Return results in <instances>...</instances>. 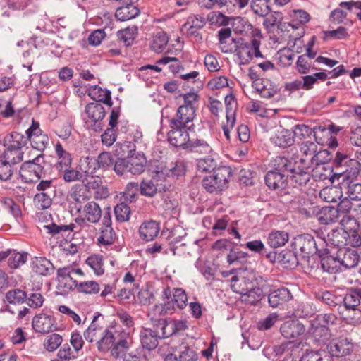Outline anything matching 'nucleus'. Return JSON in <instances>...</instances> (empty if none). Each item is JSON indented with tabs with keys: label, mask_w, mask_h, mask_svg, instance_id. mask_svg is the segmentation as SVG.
<instances>
[{
	"label": "nucleus",
	"mask_w": 361,
	"mask_h": 361,
	"mask_svg": "<svg viewBox=\"0 0 361 361\" xmlns=\"http://www.w3.org/2000/svg\"><path fill=\"white\" fill-rule=\"evenodd\" d=\"M295 252L302 258H308L310 255L319 252L314 238L309 234L300 235L295 237L292 243Z\"/></svg>",
	"instance_id": "6"
},
{
	"label": "nucleus",
	"mask_w": 361,
	"mask_h": 361,
	"mask_svg": "<svg viewBox=\"0 0 361 361\" xmlns=\"http://www.w3.org/2000/svg\"><path fill=\"white\" fill-rule=\"evenodd\" d=\"M116 239V235L112 226H102L100 228V235L98 238L99 245H112Z\"/></svg>",
	"instance_id": "49"
},
{
	"label": "nucleus",
	"mask_w": 361,
	"mask_h": 361,
	"mask_svg": "<svg viewBox=\"0 0 361 361\" xmlns=\"http://www.w3.org/2000/svg\"><path fill=\"white\" fill-rule=\"evenodd\" d=\"M185 149H188L192 152L200 154H209L212 149L209 145L203 139L200 138H191L188 141Z\"/></svg>",
	"instance_id": "40"
},
{
	"label": "nucleus",
	"mask_w": 361,
	"mask_h": 361,
	"mask_svg": "<svg viewBox=\"0 0 361 361\" xmlns=\"http://www.w3.org/2000/svg\"><path fill=\"white\" fill-rule=\"evenodd\" d=\"M97 317H94L88 328L84 331V337L88 342L92 343L100 338L104 331L103 326L96 323Z\"/></svg>",
	"instance_id": "41"
},
{
	"label": "nucleus",
	"mask_w": 361,
	"mask_h": 361,
	"mask_svg": "<svg viewBox=\"0 0 361 361\" xmlns=\"http://www.w3.org/2000/svg\"><path fill=\"white\" fill-rule=\"evenodd\" d=\"M27 142V136L25 137L17 132H12L4 137V146L10 149L22 150L23 147L26 145Z\"/></svg>",
	"instance_id": "31"
},
{
	"label": "nucleus",
	"mask_w": 361,
	"mask_h": 361,
	"mask_svg": "<svg viewBox=\"0 0 361 361\" xmlns=\"http://www.w3.org/2000/svg\"><path fill=\"white\" fill-rule=\"evenodd\" d=\"M32 270L42 276L51 275L54 271L52 263L45 257H35L32 262Z\"/></svg>",
	"instance_id": "30"
},
{
	"label": "nucleus",
	"mask_w": 361,
	"mask_h": 361,
	"mask_svg": "<svg viewBox=\"0 0 361 361\" xmlns=\"http://www.w3.org/2000/svg\"><path fill=\"white\" fill-rule=\"evenodd\" d=\"M27 140L32 147L39 152H43L49 144V137L39 128V123L32 121V125L26 130Z\"/></svg>",
	"instance_id": "9"
},
{
	"label": "nucleus",
	"mask_w": 361,
	"mask_h": 361,
	"mask_svg": "<svg viewBox=\"0 0 361 361\" xmlns=\"http://www.w3.org/2000/svg\"><path fill=\"white\" fill-rule=\"evenodd\" d=\"M354 347L352 339L343 336L332 340L327 345L329 354L337 357L350 355Z\"/></svg>",
	"instance_id": "10"
},
{
	"label": "nucleus",
	"mask_w": 361,
	"mask_h": 361,
	"mask_svg": "<svg viewBox=\"0 0 361 361\" xmlns=\"http://www.w3.org/2000/svg\"><path fill=\"white\" fill-rule=\"evenodd\" d=\"M316 309L312 303L301 302L295 309V314L299 317H307L314 314Z\"/></svg>",
	"instance_id": "63"
},
{
	"label": "nucleus",
	"mask_w": 361,
	"mask_h": 361,
	"mask_svg": "<svg viewBox=\"0 0 361 361\" xmlns=\"http://www.w3.org/2000/svg\"><path fill=\"white\" fill-rule=\"evenodd\" d=\"M129 350V342L127 339L121 338L114 345L111 350V355L120 361H140V357Z\"/></svg>",
	"instance_id": "18"
},
{
	"label": "nucleus",
	"mask_w": 361,
	"mask_h": 361,
	"mask_svg": "<svg viewBox=\"0 0 361 361\" xmlns=\"http://www.w3.org/2000/svg\"><path fill=\"white\" fill-rule=\"evenodd\" d=\"M184 173L185 167L183 164L182 162H176L171 163L169 167H166L161 171H157L154 178H157V180H165L166 177L169 178L170 175L178 177Z\"/></svg>",
	"instance_id": "29"
},
{
	"label": "nucleus",
	"mask_w": 361,
	"mask_h": 361,
	"mask_svg": "<svg viewBox=\"0 0 361 361\" xmlns=\"http://www.w3.org/2000/svg\"><path fill=\"white\" fill-rule=\"evenodd\" d=\"M178 307L173 303L171 300H167L162 305H155L153 307L154 314L156 315L157 313L159 315L171 314L176 311Z\"/></svg>",
	"instance_id": "58"
},
{
	"label": "nucleus",
	"mask_w": 361,
	"mask_h": 361,
	"mask_svg": "<svg viewBox=\"0 0 361 361\" xmlns=\"http://www.w3.org/2000/svg\"><path fill=\"white\" fill-rule=\"evenodd\" d=\"M289 239V235L287 232L282 231H272L269 234L267 243L271 247H279L283 246Z\"/></svg>",
	"instance_id": "43"
},
{
	"label": "nucleus",
	"mask_w": 361,
	"mask_h": 361,
	"mask_svg": "<svg viewBox=\"0 0 361 361\" xmlns=\"http://www.w3.org/2000/svg\"><path fill=\"white\" fill-rule=\"evenodd\" d=\"M235 44V52L236 56L240 60L241 63H248L252 59V56L262 57V55L259 50L260 42L253 38L250 43L245 42L243 39H232Z\"/></svg>",
	"instance_id": "4"
},
{
	"label": "nucleus",
	"mask_w": 361,
	"mask_h": 361,
	"mask_svg": "<svg viewBox=\"0 0 361 361\" xmlns=\"http://www.w3.org/2000/svg\"><path fill=\"white\" fill-rule=\"evenodd\" d=\"M257 85L259 86L257 87V90L262 97L269 99L276 94V88L269 80H262L261 86L259 84H257Z\"/></svg>",
	"instance_id": "62"
},
{
	"label": "nucleus",
	"mask_w": 361,
	"mask_h": 361,
	"mask_svg": "<svg viewBox=\"0 0 361 361\" xmlns=\"http://www.w3.org/2000/svg\"><path fill=\"white\" fill-rule=\"evenodd\" d=\"M291 160V166L288 167L289 176L293 183L299 186L306 185L310 179L311 166L297 161Z\"/></svg>",
	"instance_id": "11"
},
{
	"label": "nucleus",
	"mask_w": 361,
	"mask_h": 361,
	"mask_svg": "<svg viewBox=\"0 0 361 361\" xmlns=\"http://www.w3.org/2000/svg\"><path fill=\"white\" fill-rule=\"evenodd\" d=\"M89 193L81 184H76L71 188L70 197L72 200V208L77 212L82 209L85 204L89 202Z\"/></svg>",
	"instance_id": "19"
},
{
	"label": "nucleus",
	"mask_w": 361,
	"mask_h": 361,
	"mask_svg": "<svg viewBox=\"0 0 361 361\" xmlns=\"http://www.w3.org/2000/svg\"><path fill=\"white\" fill-rule=\"evenodd\" d=\"M300 153L302 157L298 162L311 166L316 164L317 170L324 169V164L318 163V156L322 152L318 151V145L312 141H304L300 145Z\"/></svg>",
	"instance_id": "7"
},
{
	"label": "nucleus",
	"mask_w": 361,
	"mask_h": 361,
	"mask_svg": "<svg viewBox=\"0 0 361 361\" xmlns=\"http://www.w3.org/2000/svg\"><path fill=\"white\" fill-rule=\"evenodd\" d=\"M341 225L343 228V231L345 233H352L358 231L360 224L351 212H350V214L343 216L341 220Z\"/></svg>",
	"instance_id": "46"
},
{
	"label": "nucleus",
	"mask_w": 361,
	"mask_h": 361,
	"mask_svg": "<svg viewBox=\"0 0 361 361\" xmlns=\"http://www.w3.org/2000/svg\"><path fill=\"white\" fill-rule=\"evenodd\" d=\"M262 290L259 287H252V286L247 291L241 295V300L250 305H256L262 300Z\"/></svg>",
	"instance_id": "47"
},
{
	"label": "nucleus",
	"mask_w": 361,
	"mask_h": 361,
	"mask_svg": "<svg viewBox=\"0 0 361 361\" xmlns=\"http://www.w3.org/2000/svg\"><path fill=\"white\" fill-rule=\"evenodd\" d=\"M76 213H78L80 216L75 219L78 223L87 221L92 224H96L102 217V209L99 205L94 201L87 202L82 209Z\"/></svg>",
	"instance_id": "16"
},
{
	"label": "nucleus",
	"mask_w": 361,
	"mask_h": 361,
	"mask_svg": "<svg viewBox=\"0 0 361 361\" xmlns=\"http://www.w3.org/2000/svg\"><path fill=\"white\" fill-rule=\"evenodd\" d=\"M347 235L342 230H334L328 234V242L335 247H341L347 245Z\"/></svg>",
	"instance_id": "52"
},
{
	"label": "nucleus",
	"mask_w": 361,
	"mask_h": 361,
	"mask_svg": "<svg viewBox=\"0 0 361 361\" xmlns=\"http://www.w3.org/2000/svg\"><path fill=\"white\" fill-rule=\"evenodd\" d=\"M53 194L39 192L35 195L34 202L35 206L39 209L49 208L52 202L51 195Z\"/></svg>",
	"instance_id": "59"
},
{
	"label": "nucleus",
	"mask_w": 361,
	"mask_h": 361,
	"mask_svg": "<svg viewBox=\"0 0 361 361\" xmlns=\"http://www.w3.org/2000/svg\"><path fill=\"white\" fill-rule=\"evenodd\" d=\"M271 164L273 169L266 174L265 183L270 189H283L289 176L288 167L291 166V160L285 157H276Z\"/></svg>",
	"instance_id": "1"
},
{
	"label": "nucleus",
	"mask_w": 361,
	"mask_h": 361,
	"mask_svg": "<svg viewBox=\"0 0 361 361\" xmlns=\"http://www.w3.org/2000/svg\"><path fill=\"white\" fill-rule=\"evenodd\" d=\"M128 170L131 175H140L144 172L146 165V159L142 154L131 156L126 159Z\"/></svg>",
	"instance_id": "33"
},
{
	"label": "nucleus",
	"mask_w": 361,
	"mask_h": 361,
	"mask_svg": "<svg viewBox=\"0 0 361 361\" xmlns=\"http://www.w3.org/2000/svg\"><path fill=\"white\" fill-rule=\"evenodd\" d=\"M340 314L348 324L357 325L361 323L360 309H354L353 310H341Z\"/></svg>",
	"instance_id": "55"
},
{
	"label": "nucleus",
	"mask_w": 361,
	"mask_h": 361,
	"mask_svg": "<svg viewBox=\"0 0 361 361\" xmlns=\"http://www.w3.org/2000/svg\"><path fill=\"white\" fill-rule=\"evenodd\" d=\"M25 302L31 308H39L43 305L44 298L38 291L27 293Z\"/></svg>",
	"instance_id": "64"
},
{
	"label": "nucleus",
	"mask_w": 361,
	"mask_h": 361,
	"mask_svg": "<svg viewBox=\"0 0 361 361\" xmlns=\"http://www.w3.org/2000/svg\"><path fill=\"white\" fill-rule=\"evenodd\" d=\"M23 152L20 149L5 147L0 150V180H7L13 174L11 166L23 161Z\"/></svg>",
	"instance_id": "3"
},
{
	"label": "nucleus",
	"mask_w": 361,
	"mask_h": 361,
	"mask_svg": "<svg viewBox=\"0 0 361 361\" xmlns=\"http://www.w3.org/2000/svg\"><path fill=\"white\" fill-rule=\"evenodd\" d=\"M196 108L179 106L174 117L169 121V125L187 127L189 130L194 126L193 121L196 116Z\"/></svg>",
	"instance_id": "13"
},
{
	"label": "nucleus",
	"mask_w": 361,
	"mask_h": 361,
	"mask_svg": "<svg viewBox=\"0 0 361 361\" xmlns=\"http://www.w3.org/2000/svg\"><path fill=\"white\" fill-rule=\"evenodd\" d=\"M293 296L289 289L281 287L271 290L268 295V302L273 308H283V306L293 300Z\"/></svg>",
	"instance_id": "17"
},
{
	"label": "nucleus",
	"mask_w": 361,
	"mask_h": 361,
	"mask_svg": "<svg viewBox=\"0 0 361 361\" xmlns=\"http://www.w3.org/2000/svg\"><path fill=\"white\" fill-rule=\"evenodd\" d=\"M280 331L284 338L291 339L302 335L305 327L297 320H288L281 326Z\"/></svg>",
	"instance_id": "21"
},
{
	"label": "nucleus",
	"mask_w": 361,
	"mask_h": 361,
	"mask_svg": "<svg viewBox=\"0 0 361 361\" xmlns=\"http://www.w3.org/2000/svg\"><path fill=\"white\" fill-rule=\"evenodd\" d=\"M347 169L343 172L335 173L334 176H337L338 180H341L340 183L343 186L349 185V183H355V180L360 173V164L358 161H351L350 164L346 166Z\"/></svg>",
	"instance_id": "20"
},
{
	"label": "nucleus",
	"mask_w": 361,
	"mask_h": 361,
	"mask_svg": "<svg viewBox=\"0 0 361 361\" xmlns=\"http://www.w3.org/2000/svg\"><path fill=\"white\" fill-rule=\"evenodd\" d=\"M27 259V254L26 252H20L11 250L8 259V265L11 269H16L24 264Z\"/></svg>",
	"instance_id": "48"
},
{
	"label": "nucleus",
	"mask_w": 361,
	"mask_h": 361,
	"mask_svg": "<svg viewBox=\"0 0 361 361\" xmlns=\"http://www.w3.org/2000/svg\"><path fill=\"white\" fill-rule=\"evenodd\" d=\"M140 10L133 4H128L126 6H121L117 8L115 16L120 21H126L133 19L137 16Z\"/></svg>",
	"instance_id": "37"
},
{
	"label": "nucleus",
	"mask_w": 361,
	"mask_h": 361,
	"mask_svg": "<svg viewBox=\"0 0 361 361\" xmlns=\"http://www.w3.org/2000/svg\"><path fill=\"white\" fill-rule=\"evenodd\" d=\"M310 332L317 341H324L330 336V330L329 327L324 326L314 325V320L312 321V327Z\"/></svg>",
	"instance_id": "54"
},
{
	"label": "nucleus",
	"mask_w": 361,
	"mask_h": 361,
	"mask_svg": "<svg viewBox=\"0 0 361 361\" xmlns=\"http://www.w3.org/2000/svg\"><path fill=\"white\" fill-rule=\"evenodd\" d=\"M170 130L168 133V140L173 146L185 149L190 141L188 128L169 125Z\"/></svg>",
	"instance_id": "15"
},
{
	"label": "nucleus",
	"mask_w": 361,
	"mask_h": 361,
	"mask_svg": "<svg viewBox=\"0 0 361 361\" xmlns=\"http://www.w3.org/2000/svg\"><path fill=\"white\" fill-rule=\"evenodd\" d=\"M159 331L155 326V329H143L140 334V342L142 346L148 350L154 349L158 345V338H159Z\"/></svg>",
	"instance_id": "25"
},
{
	"label": "nucleus",
	"mask_w": 361,
	"mask_h": 361,
	"mask_svg": "<svg viewBox=\"0 0 361 361\" xmlns=\"http://www.w3.org/2000/svg\"><path fill=\"white\" fill-rule=\"evenodd\" d=\"M85 113L87 118L94 123L102 121L106 114L104 106L99 102H91L87 104Z\"/></svg>",
	"instance_id": "32"
},
{
	"label": "nucleus",
	"mask_w": 361,
	"mask_h": 361,
	"mask_svg": "<svg viewBox=\"0 0 361 361\" xmlns=\"http://www.w3.org/2000/svg\"><path fill=\"white\" fill-rule=\"evenodd\" d=\"M32 326L36 332L43 334L57 329V324L54 315L44 312L36 314L33 317Z\"/></svg>",
	"instance_id": "12"
},
{
	"label": "nucleus",
	"mask_w": 361,
	"mask_h": 361,
	"mask_svg": "<svg viewBox=\"0 0 361 361\" xmlns=\"http://www.w3.org/2000/svg\"><path fill=\"white\" fill-rule=\"evenodd\" d=\"M271 140L274 145L281 148L290 147L295 143L293 130L285 128L278 130Z\"/></svg>",
	"instance_id": "26"
},
{
	"label": "nucleus",
	"mask_w": 361,
	"mask_h": 361,
	"mask_svg": "<svg viewBox=\"0 0 361 361\" xmlns=\"http://www.w3.org/2000/svg\"><path fill=\"white\" fill-rule=\"evenodd\" d=\"M100 290L99 285L94 281L78 282L77 291L85 294H96Z\"/></svg>",
	"instance_id": "56"
},
{
	"label": "nucleus",
	"mask_w": 361,
	"mask_h": 361,
	"mask_svg": "<svg viewBox=\"0 0 361 361\" xmlns=\"http://www.w3.org/2000/svg\"><path fill=\"white\" fill-rule=\"evenodd\" d=\"M77 356L78 355L73 351L68 344H64L58 351L56 357L52 361H71Z\"/></svg>",
	"instance_id": "57"
},
{
	"label": "nucleus",
	"mask_w": 361,
	"mask_h": 361,
	"mask_svg": "<svg viewBox=\"0 0 361 361\" xmlns=\"http://www.w3.org/2000/svg\"><path fill=\"white\" fill-rule=\"evenodd\" d=\"M164 295L167 300H171L178 310H183L187 306L188 296L182 288H173L171 291L169 287L164 290Z\"/></svg>",
	"instance_id": "23"
},
{
	"label": "nucleus",
	"mask_w": 361,
	"mask_h": 361,
	"mask_svg": "<svg viewBox=\"0 0 361 361\" xmlns=\"http://www.w3.org/2000/svg\"><path fill=\"white\" fill-rule=\"evenodd\" d=\"M82 183L88 193L91 190L94 191V197L97 200L106 199L109 195L108 188L104 184L102 178L99 176L84 178Z\"/></svg>",
	"instance_id": "14"
},
{
	"label": "nucleus",
	"mask_w": 361,
	"mask_h": 361,
	"mask_svg": "<svg viewBox=\"0 0 361 361\" xmlns=\"http://www.w3.org/2000/svg\"><path fill=\"white\" fill-rule=\"evenodd\" d=\"M160 231L159 225L155 221H149L142 224L139 228L140 238L145 241H151L157 236Z\"/></svg>",
	"instance_id": "27"
},
{
	"label": "nucleus",
	"mask_w": 361,
	"mask_h": 361,
	"mask_svg": "<svg viewBox=\"0 0 361 361\" xmlns=\"http://www.w3.org/2000/svg\"><path fill=\"white\" fill-rule=\"evenodd\" d=\"M252 11L261 17H266L271 11L270 0H252Z\"/></svg>",
	"instance_id": "50"
},
{
	"label": "nucleus",
	"mask_w": 361,
	"mask_h": 361,
	"mask_svg": "<svg viewBox=\"0 0 361 361\" xmlns=\"http://www.w3.org/2000/svg\"><path fill=\"white\" fill-rule=\"evenodd\" d=\"M55 149L58 158L56 164V169L61 171L63 169H67V167H71L72 162L71 154L63 149L60 142L56 143Z\"/></svg>",
	"instance_id": "34"
},
{
	"label": "nucleus",
	"mask_w": 361,
	"mask_h": 361,
	"mask_svg": "<svg viewBox=\"0 0 361 361\" xmlns=\"http://www.w3.org/2000/svg\"><path fill=\"white\" fill-rule=\"evenodd\" d=\"M78 274L82 275V271L80 269H73L69 267L59 268L57 270V288L64 292L72 290H77L78 282L73 279V274Z\"/></svg>",
	"instance_id": "8"
},
{
	"label": "nucleus",
	"mask_w": 361,
	"mask_h": 361,
	"mask_svg": "<svg viewBox=\"0 0 361 361\" xmlns=\"http://www.w3.org/2000/svg\"><path fill=\"white\" fill-rule=\"evenodd\" d=\"M98 167V161L96 158L92 157H86L80 159V170L82 173L83 178L94 176Z\"/></svg>",
	"instance_id": "36"
},
{
	"label": "nucleus",
	"mask_w": 361,
	"mask_h": 361,
	"mask_svg": "<svg viewBox=\"0 0 361 361\" xmlns=\"http://www.w3.org/2000/svg\"><path fill=\"white\" fill-rule=\"evenodd\" d=\"M321 257V267L324 271L329 274H335L341 270L338 256L333 257L324 255Z\"/></svg>",
	"instance_id": "35"
},
{
	"label": "nucleus",
	"mask_w": 361,
	"mask_h": 361,
	"mask_svg": "<svg viewBox=\"0 0 361 361\" xmlns=\"http://www.w3.org/2000/svg\"><path fill=\"white\" fill-rule=\"evenodd\" d=\"M168 41L166 33L163 30H159L152 36L151 48L155 52H161L167 45Z\"/></svg>",
	"instance_id": "45"
},
{
	"label": "nucleus",
	"mask_w": 361,
	"mask_h": 361,
	"mask_svg": "<svg viewBox=\"0 0 361 361\" xmlns=\"http://www.w3.org/2000/svg\"><path fill=\"white\" fill-rule=\"evenodd\" d=\"M339 212L334 207H324L317 213V218L321 224H330L338 221Z\"/></svg>",
	"instance_id": "28"
},
{
	"label": "nucleus",
	"mask_w": 361,
	"mask_h": 361,
	"mask_svg": "<svg viewBox=\"0 0 361 361\" xmlns=\"http://www.w3.org/2000/svg\"><path fill=\"white\" fill-rule=\"evenodd\" d=\"M137 33L136 27H127L117 32L118 38L123 41L126 46L130 45Z\"/></svg>",
	"instance_id": "61"
},
{
	"label": "nucleus",
	"mask_w": 361,
	"mask_h": 361,
	"mask_svg": "<svg viewBox=\"0 0 361 361\" xmlns=\"http://www.w3.org/2000/svg\"><path fill=\"white\" fill-rule=\"evenodd\" d=\"M116 340L115 334L108 329H104L100 338L97 341V348L99 351L109 350Z\"/></svg>",
	"instance_id": "44"
},
{
	"label": "nucleus",
	"mask_w": 361,
	"mask_h": 361,
	"mask_svg": "<svg viewBox=\"0 0 361 361\" xmlns=\"http://www.w3.org/2000/svg\"><path fill=\"white\" fill-rule=\"evenodd\" d=\"M341 267L343 266L346 269L353 268L357 265L360 256L355 250L343 247L340 248L337 252Z\"/></svg>",
	"instance_id": "22"
},
{
	"label": "nucleus",
	"mask_w": 361,
	"mask_h": 361,
	"mask_svg": "<svg viewBox=\"0 0 361 361\" xmlns=\"http://www.w3.org/2000/svg\"><path fill=\"white\" fill-rule=\"evenodd\" d=\"M75 226L73 224L69 225H57L54 223L45 225L44 228L47 231V233L53 237H56L58 239L63 238L68 240L71 238V234L73 231Z\"/></svg>",
	"instance_id": "24"
},
{
	"label": "nucleus",
	"mask_w": 361,
	"mask_h": 361,
	"mask_svg": "<svg viewBox=\"0 0 361 361\" xmlns=\"http://www.w3.org/2000/svg\"><path fill=\"white\" fill-rule=\"evenodd\" d=\"M86 264L97 275H102L104 272V259L102 255H92L87 257Z\"/></svg>",
	"instance_id": "51"
},
{
	"label": "nucleus",
	"mask_w": 361,
	"mask_h": 361,
	"mask_svg": "<svg viewBox=\"0 0 361 361\" xmlns=\"http://www.w3.org/2000/svg\"><path fill=\"white\" fill-rule=\"evenodd\" d=\"M63 338L58 334H52L48 336L44 342L45 349L49 352L56 350L62 343Z\"/></svg>",
	"instance_id": "60"
},
{
	"label": "nucleus",
	"mask_w": 361,
	"mask_h": 361,
	"mask_svg": "<svg viewBox=\"0 0 361 361\" xmlns=\"http://www.w3.org/2000/svg\"><path fill=\"white\" fill-rule=\"evenodd\" d=\"M342 196V189L337 186L326 187L319 192V197L326 202H336Z\"/></svg>",
	"instance_id": "39"
},
{
	"label": "nucleus",
	"mask_w": 361,
	"mask_h": 361,
	"mask_svg": "<svg viewBox=\"0 0 361 361\" xmlns=\"http://www.w3.org/2000/svg\"><path fill=\"white\" fill-rule=\"evenodd\" d=\"M232 171L228 166L218 167L212 174L205 176L202 180L203 188L209 192H218L228 188V178Z\"/></svg>",
	"instance_id": "2"
},
{
	"label": "nucleus",
	"mask_w": 361,
	"mask_h": 361,
	"mask_svg": "<svg viewBox=\"0 0 361 361\" xmlns=\"http://www.w3.org/2000/svg\"><path fill=\"white\" fill-rule=\"evenodd\" d=\"M197 355L190 347L187 345L180 346V354L178 358L173 354L168 355L165 361H196Z\"/></svg>",
	"instance_id": "38"
},
{
	"label": "nucleus",
	"mask_w": 361,
	"mask_h": 361,
	"mask_svg": "<svg viewBox=\"0 0 361 361\" xmlns=\"http://www.w3.org/2000/svg\"><path fill=\"white\" fill-rule=\"evenodd\" d=\"M27 293L20 289H13L6 293V299L10 304H21L25 302Z\"/></svg>",
	"instance_id": "53"
},
{
	"label": "nucleus",
	"mask_w": 361,
	"mask_h": 361,
	"mask_svg": "<svg viewBox=\"0 0 361 361\" xmlns=\"http://www.w3.org/2000/svg\"><path fill=\"white\" fill-rule=\"evenodd\" d=\"M252 283L244 276H233L231 279V288L233 292L242 295L252 286Z\"/></svg>",
	"instance_id": "42"
},
{
	"label": "nucleus",
	"mask_w": 361,
	"mask_h": 361,
	"mask_svg": "<svg viewBox=\"0 0 361 361\" xmlns=\"http://www.w3.org/2000/svg\"><path fill=\"white\" fill-rule=\"evenodd\" d=\"M45 161L42 154L37 155L32 160L23 162L19 174L25 183H33L39 180L44 171Z\"/></svg>",
	"instance_id": "5"
}]
</instances>
